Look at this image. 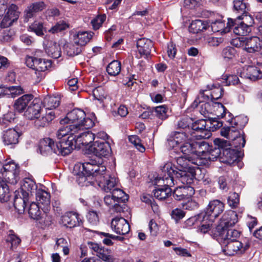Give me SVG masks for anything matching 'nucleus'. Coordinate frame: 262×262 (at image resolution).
<instances>
[{"label":"nucleus","mask_w":262,"mask_h":262,"mask_svg":"<svg viewBox=\"0 0 262 262\" xmlns=\"http://www.w3.org/2000/svg\"><path fill=\"white\" fill-rule=\"evenodd\" d=\"M233 10L239 15L247 14L249 11V5L244 0H233Z\"/></svg>","instance_id":"72a5a7b5"},{"label":"nucleus","mask_w":262,"mask_h":262,"mask_svg":"<svg viewBox=\"0 0 262 262\" xmlns=\"http://www.w3.org/2000/svg\"><path fill=\"white\" fill-rule=\"evenodd\" d=\"M45 49L47 54L53 58L57 59L61 56V51L59 45L52 40L46 42Z\"/></svg>","instance_id":"cd10ccee"},{"label":"nucleus","mask_w":262,"mask_h":262,"mask_svg":"<svg viewBox=\"0 0 262 262\" xmlns=\"http://www.w3.org/2000/svg\"><path fill=\"white\" fill-rule=\"evenodd\" d=\"M206 221V216L203 213H200L197 215L192 216L185 221V225L187 227H191L194 224L199 225L201 222Z\"/></svg>","instance_id":"8fccbe9b"},{"label":"nucleus","mask_w":262,"mask_h":262,"mask_svg":"<svg viewBox=\"0 0 262 262\" xmlns=\"http://www.w3.org/2000/svg\"><path fill=\"white\" fill-rule=\"evenodd\" d=\"M236 18L238 20H242L241 22L249 28H251L254 24H256L255 19H254L251 15L249 14V12L247 14L239 15Z\"/></svg>","instance_id":"5fc2aeb1"},{"label":"nucleus","mask_w":262,"mask_h":262,"mask_svg":"<svg viewBox=\"0 0 262 262\" xmlns=\"http://www.w3.org/2000/svg\"><path fill=\"white\" fill-rule=\"evenodd\" d=\"M41 110V102L38 99H35L29 104L24 115L28 119L33 120L40 116Z\"/></svg>","instance_id":"a211bd4d"},{"label":"nucleus","mask_w":262,"mask_h":262,"mask_svg":"<svg viewBox=\"0 0 262 262\" xmlns=\"http://www.w3.org/2000/svg\"><path fill=\"white\" fill-rule=\"evenodd\" d=\"M3 176L5 177L8 183L12 184H15L17 183L19 179V170H16L13 172H7L2 173Z\"/></svg>","instance_id":"3c124183"},{"label":"nucleus","mask_w":262,"mask_h":262,"mask_svg":"<svg viewBox=\"0 0 262 262\" xmlns=\"http://www.w3.org/2000/svg\"><path fill=\"white\" fill-rule=\"evenodd\" d=\"M29 28L38 36H42L44 34L43 23L41 22L35 21L29 27Z\"/></svg>","instance_id":"e2e57ef3"},{"label":"nucleus","mask_w":262,"mask_h":262,"mask_svg":"<svg viewBox=\"0 0 262 262\" xmlns=\"http://www.w3.org/2000/svg\"><path fill=\"white\" fill-rule=\"evenodd\" d=\"M129 141L134 145L135 147L140 152H143L145 150V148L141 143V140L140 138L136 135H132L128 137Z\"/></svg>","instance_id":"6e6d98bb"},{"label":"nucleus","mask_w":262,"mask_h":262,"mask_svg":"<svg viewBox=\"0 0 262 262\" xmlns=\"http://www.w3.org/2000/svg\"><path fill=\"white\" fill-rule=\"evenodd\" d=\"M261 48L260 41L258 37L253 36L245 38V50L249 53H255Z\"/></svg>","instance_id":"a878e982"},{"label":"nucleus","mask_w":262,"mask_h":262,"mask_svg":"<svg viewBox=\"0 0 262 262\" xmlns=\"http://www.w3.org/2000/svg\"><path fill=\"white\" fill-rule=\"evenodd\" d=\"M69 27V25L66 22L63 20H60L57 23L55 26H53L49 30V32L52 33H56L66 30Z\"/></svg>","instance_id":"bf43d9fd"},{"label":"nucleus","mask_w":262,"mask_h":262,"mask_svg":"<svg viewBox=\"0 0 262 262\" xmlns=\"http://www.w3.org/2000/svg\"><path fill=\"white\" fill-rule=\"evenodd\" d=\"M76 136L75 143L78 145H82L86 147L92 145L91 143L94 141L95 138V134H93L90 131H86L79 134L78 135H74Z\"/></svg>","instance_id":"b1692460"},{"label":"nucleus","mask_w":262,"mask_h":262,"mask_svg":"<svg viewBox=\"0 0 262 262\" xmlns=\"http://www.w3.org/2000/svg\"><path fill=\"white\" fill-rule=\"evenodd\" d=\"M155 110L156 116L161 120H164L167 118V108L165 105L157 106L155 108Z\"/></svg>","instance_id":"680f3d73"},{"label":"nucleus","mask_w":262,"mask_h":262,"mask_svg":"<svg viewBox=\"0 0 262 262\" xmlns=\"http://www.w3.org/2000/svg\"><path fill=\"white\" fill-rule=\"evenodd\" d=\"M17 6L15 5L12 4L8 9L6 14L7 16L12 20V21L16 20L19 16V12L17 11Z\"/></svg>","instance_id":"13d9d810"},{"label":"nucleus","mask_w":262,"mask_h":262,"mask_svg":"<svg viewBox=\"0 0 262 262\" xmlns=\"http://www.w3.org/2000/svg\"><path fill=\"white\" fill-rule=\"evenodd\" d=\"M207 122L205 120L202 119L195 121L191 125V130L190 135L192 138L195 139H206L211 136V133L209 131Z\"/></svg>","instance_id":"423d86ee"},{"label":"nucleus","mask_w":262,"mask_h":262,"mask_svg":"<svg viewBox=\"0 0 262 262\" xmlns=\"http://www.w3.org/2000/svg\"><path fill=\"white\" fill-rule=\"evenodd\" d=\"M85 112L78 108L68 113L67 116L60 120L61 124H70L77 131L89 129L93 126L94 122L92 119L86 117Z\"/></svg>","instance_id":"7ed1b4c3"},{"label":"nucleus","mask_w":262,"mask_h":262,"mask_svg":"<svg viewBox=\"0 0 262 262\" xmlns=\"http://www.w3.org/2000/svg\"><path fill=\"white\" fill-rule=\"evenodd\" d=\"M89 149L99 157H105L108 156L111 152V148L108 142L99 140L95 141L90 145Z\"/></svg>","instance_id":"f8f14e48"},{"label":"nucleus","mask_w":262,"mask_h":262,"mask_svg":"<svg viewBox=\"0 0 262 262\" xmlns=\"http://www.w3.org/2000/svg\"><path fill=\"white\" fill-rule=\"evenodd\" d=\"M56 133V137L58 140H61L67 138L69 136L75 135L74 134L78 132L74 129L70 124H64Z\"/></svg>","instance_id":"2f4dec72"},{"label":"nucleus","mask_w":262,"mask_h":262,"mask_svg":"<svg viewBox=\"0 0 262 262\" xmlns=\"http://www.w3.org/2000/svg\"><path fill=\"white\" fill-rule=\"evenodd\" d=\"M65 50L67 55L69 56H74L80 54L82 52L81 47L73 43H68L65 46Z\"/></svg>","instance_id":"a18cd8bd"},{"label":"nucleus","mask_w":262,"mask_h":262,"mask_svg":"<svg viewBox=\"0 0 262 262\" xmlns=\"http://www.w3.org/2000/svg\"><path fill=\"white\" fill-rule=\"evenodd\" d=\"M195 193L193 187L190 185L179 186L173 192V196L177 201L187 199L192 196Z\"/></svg>","instance_id":"f3484780"},{"label":"nucleus","mask_w":262,"mask_h":262,"mask_svg":"<svg viewBox=\"0 0 262 262\" xmlns=\"http://www.w3.org/2000/svg\"><path fill=\"white\" fill-rule=\"evenodd\" d=\"M161 172L166 174L167 178L172 180L174 185L182 183L188 186L193 182L195 178V172L193 169L177 171L172 167L171 162H167L161 166Z\"/></svg>","instance_id":"f03ea898"},{"label":"nucleus","mask_w":262,"mask_h":262,"mask_svg":"<svg viewBox=\"0 0 262 262\" xmlns=\"http://www.w3.org/2000/svg\"><path fill=\"white\" fill-rule=\"evenodd\" d=\"M225 204L219 200L210 201L203 213L206 216V220L213 222L224 211Z\"/></svg>","instance_id":"0eeeda50"},{"label":"nucleus","mask_w":262,"mask_h":262,"mask_svg":"<svg viewBox=\"0 0 262 262\" xmlns=\"http://www.w3.org/2000/svg\"><path fill=\"white\" fill-rule=\"evenodd\" d=\"M12 36L13 32L10 30H3L0 33V41L3 42L10 41L12 39Z\"/></svg>","instance_id":"338daca9"},{"label":"nucleus","mask_w":262,"mask_h":262,"mask_svg":"<svg viewBox=\"0 0 262 262\" xmlns=\"http://www.w3.org/2000/svg\"><path fill=\"white\" fill-rule=\"evenodd\" d=\"M98 185L104 191L110 192L116 185V179L105 172H101L95 180Z\"/></svg>","instance_id":"9b49d317"},{"label":"nucleus","mask_w":262,"mask_h":262,"mask_svg":"<svg viewBox=\"0 0 262 262\" xmlns=\"http://www.w3.org/2000/svg\"><path fill=\"white\" fill-rule=\"evenodd\" d=\"M235 50L232 47H227L224 48L222 52V55L225 59H232L235 55Z\"/></svg>","instance_id":"774afa93"},{"label":"nucleus","mask_w":262,"mask_h":262,"mask_svg":"<svg viewBox=\"0 0 262 262\" xmlns=\"http://www.w3.org/2000/svg\"><path fill=\"white\" fill-rule=\"evenodd\" d=\"M137 47L141 56H145L147 57L150 55L151 51L154 44L150 39L142 38L137 41Z\"/></svg>","instance_id":"412c9836"},{"label":"nucleus","mask_w":262,"mask_h":262,"mask_svg":"<svg viewBox=\"0 0 262 262\" xmlns=\"http://www.w3.org/2000/svg\"><path fill=\"white\" fill-rule=\"evenodd\" d=\"M51 65L52 61L51 60L40 58L38 67L37 78L41 79L43 76L42 72L47 70L49 68L51 67Z\"/></svg>","instance_id":"37998d69"},{"label":"nucleus","mask_w":262,"mask_h":262,"mask_svg":"<svg viewBox=\"0 0 262 262\" xmlns=\"http://www.w3.org/2000/svg\"><path fill=\"white\" fill-rule=\"evenodd\" d=\"M161 177H158L155 179L154 184L156 185V189L153 191L155 198L163 200L168 198L171 194V187L174 185L172 180L167 178L166 174L161 173Z\"/></svg>","instance_id":"20e7f679"},{"label":"nucleus","mask_w":262,"mask_h":262,"mask_svg":"<svg viewBox=\"0 0 262 262\" xmlns=\"http://www.w3.org/2000/svg\"><path fill=\"white\" fill-rule=\"evenodd\" d=\"M238 222L237 214L236 212L230 210L226 212L223 215L220 224L216 227L215 232L212 235H222L224 233H229L237 231L231 228Z\"/></svg>","instance_id":"39448f33"},{"label":"nucleus","mask_w":262,"mask_h":262,"mask_svg":"<svg viewBox=\"0 0 262 262\" xmlns=\"http://www.w3.org/2000/svg\"><path fill=\"white\" fill-rule=\"evenodd\" d=\"M39 149L42 155L56 154V143L50 138H44L40 141Z\"/></svg>","instance_id":"5701e85b"},{"label":"nucleus","mask_w":262,"mask_h":262,"mask_svg":"<svg viewBox=\"0 0 262 262\" xmlns=\"http://www.w3.org/2000/svg\"><path fill=\"white\" fill-rule=\"evenodd\" d=\"M40 58H37L34 56H27L26 57L25 62L27 66L35 71V73L37 75L38 67Z\"/></svg>","instance_id":"49530a36"},{"label":"nucleus","mask_w":262,"mask_h":262,"mask_svg":"<svg viewBox=\"0 0 262 262\" xmlns=\"http://www.w3.org/2000/svg\"><path fill=\"white\" fill-rule=\"evenodd\" d=\"M190 158L191 157L190 156H180L176 158L177 165L174 167L172 166V167L177 171L189 170L191 168L189 165V163L191 162Z\"/></svg>","instance_id":"f704fd0d"},{"label":"nucleus","mask_w":262,"mask_h":262,"mask_svg":"<svg viewBox=\"0 0 262 262\" xmlns=\"http://www.w3.org/2000/svg\"><path fill=\"white\" fill-rule=\"evenodd\" d=\"M19 135L14 128H9L4 132L3 142L6 145H13L18 143Z\"/></svg>","instance_id":"393cba45"},{"label":"nucleus","mask_w":262,"mask_h":262,"mask_svg":"<svg viewBox=\"0 0 262 262\" xmlns=\"http://www.w3.org/2000/svg\"><path fill=\"white\" fill-rule=\"evenodd\" d=\"M106 19L105 14L98 15L92 20L91 24L94 30L98 29Z\"/></svg>","instance_id":"69168bd1"},{"label":"nucleus","mask_w":262,"mask_h":262,"mask_svg":"<svg viewBox=\"0 0 262 262\" xmlns=\"http://www.w3.org/2000/svg\"><path fill=\"white\" fill-rule=\"evenodd\" d=\"M227 203L231 208L237 207L239 203V196L235 192H230L227 198Z\"/></svg>","instance_id":"4d7b16f0"},{"label":"nucleus","mask_w":262,"mask_h":262,"mask_svg":"<svg viewBox=\"0 0 262 262\" xmlns=\"http://www.w3.org/2000/svg\"><path fill=\"white\" fill-rule=\"evenodd\" d=\"M236 19L234 18H228L227 26L225 27V24L222 20H216L211 22L210 27L212 31L214 32H221V33H227L230 31L232 26L236 25Z\"/></svg>","instance_id":"dca6fc26"},{"label":"nucleus","mask_w":262,"mask_h":262,"mask_svg":"<svg viewBox=\"0 0 262 262\" xmlns=\"http://www.w3.org/2000/svg\"><path fill=\"white\" fill-rule=\"evenodd\" d=\"M207 25L202 20L196 19L192 21L190 24L189 30V31L194 34H197L206 30Z\"/></svg>","instance_id":"4c0bfd02"},{"label":"nucleus","mask_w":262,"mask_h":262,"mask_svg":"<svg viewBox=\"0 0 262 262\" xmlns=\"http://www.w3.org/2000/svg\"><path fill=\"white\" fill-rule=\"evenodd\" d=\"M14 114L10 112L3 116L0 118V125L2 127H6L14 119Z\"/></svg>","instance_id":"052dcab7"},{"label":"nucleus","mask_w":262,"mask_h":262,"mask_svg":"<svg viewBox=\"0 0 262 262\" xmlns=\"http://www.w3.org/2000/svg\"><path fill=\"white\" fill-rule=\"evenodd\" d=\"M38 204L35 202H32L30 204L28 210L30 216L36 220H38L41 217V212L40 210L41 207H39Z\"/></svg>","instance_id":"a19ab883"},{"label":"nucleus","mask_w":262,"mask_h":262,"mask_svg":"<svg viewBox=\"0 0 262 262\" xmlns=\"http://www.w3.org/2000/svg\"><path fill=\"white\" fill-rule=\"evenodd\" d=\"M92 178L91 176H86V174H83L80 172L77 175L76 181L81 186H88L90 185H94V181H92Z\"/></svg>","instance_id":"de8ad7c7"},{"label":"nucleus","mask_w":262,"mask_h":262,"mask_svg":"<svg viewBox=\"0 0 262 262\" xmlns=\"http://www.w3.org/2000/svg\"><path fill=\"white\" fill-rule=\"evenodd\" d=\"M239 231H233L229 233H224L222 235H212L221 245L223 251L225 254L232 256L236 254H242L248 249L249 244L243 245L237 239L241 236Z\"/></svg>","instance_id":"f257e3e1"},{"label":"nucleus","mask_w":262,"mask_h":262,"mask_svg":"<svg viewBox=\"0 0 262 262\" xmlns=\"http://www.w3.org/2000/svg\"><path fill=\"white\" fill-rule=\"evenodd\" d=\"M111 253L112 251L110 249L101 247L96 255L104 261L114 262L115 258L111 255Z\"/></svg>","instance_id":"c03bdc74"},{"label":"nucleus","mask_w":262,"mask_h":262,"mask_svg":"<svg viewBox=\"0 0 262 262\" xmlns=\"http://www.w3.org/2000/svg\"><path fill=\"white\" fill-rule=\"evenodd\" d=\"M194 155L200 158H207L210 146L204 141L193 142Z\"/></svg>","instance_id":"bb28decb"},{"label":"nucleus","mask_w":262,"mask_h":262,"mask_svg":"<svg viewBox=\"0 0 262 262\" xmlns=\"http://www.w3.org/2000/svg\"><path fill=\"white\" fill-rule=\"evenodd\" d=\"M17 194H15V198L14 200V206L17 211L21 213L24 212L27 204L28 202L29 198L26 196H23L19 194V192H17Z\"/></svg>","instance_id":"473e14b6"},{"label":"nucleus","mask_w":262,"mask_h":262,"mask_svg":"<svg viewBox=\"0 0 262 262\" xmlns=\"http://www.w3.org/2000/svg\"><path fill=\"white\" fill-rule=\"evenodd\" d=\"M37 186L35 182L30 178H25L21 186L20 194L23 196H26L30 198L37 191Z\"/></svg>","instance_id":"4be33fe9"},{"label":"nucleus","mask_w":262,"mask_h":262,"mask_svg":"<svg viewBox=\"0 0 262 262\" xmlns=\"http://www.w3.org/2000/svg\"><path fill=\"white\" fill-rule=\"evenodd\" d=\"M79 169L82 173L92 178L95 177V180L98 178V175L101 172H105L106 170L105 167L95 164L93 161L85 162L81 164L79 166Z\"/></svg>","instance_id":"1a4fd4ad"},{"label":"nucleus","mask_w":262,"mask_h":262,"mask_svg":"<svg viewBox=\"0 0 262 262\" xmlns=\"http://www.w3.org/2000/svg\"><path fill=\"white\" fill-rule=\"evenodd\" d=\"M92 36L91 32L79 31L74 36L73 42L82 48L90 41Z\"/></svg>","instance_id":"7c9ffc66"},{"label":"nucleus","mask_w":262,"mask_h":262,"mask_svg":"<svg viewBox=\"0 0 262 262\" xmlns=\"http://www.w3.org/2000/svg\"><path fill=\"white\" fill-rule=\"evenodd\" d=\"M221 134L227 138L232 139L233 141V144L235 146L239 147H244L246 140L243 136H241L240 134L233 126L224 127L221 129Z\"/></svg>","instance_id":"9d476101"},{"label":"nucleus","mask_w":262,"mask_h":262,"mask_svg":"<svg viewBox=\"0 0 262 262\" xmlns=\"http://www.w3.org/2000/svg\"><path fill=\"white\" fill-rule=\"evenodd\" d=\"M23 93V89L20 86L5 87L0 86V97L5 95H11L12 97H15L16 95Z\"/></svg>","instance_id":"c9c22d12"},{"label":"nucleus","mask_w":262,"mask_h":262,"mask_svg":"<svg viewBox=\"0 0 262 262\" xmlns=\"http://www.w3.org/2000/svg\"><path fill=\"white\" fill-rule=\"evenodd\" d=\"M171 138L172 140L176 141L178 144H183L187 139H188V135L185 132H173L171 133Z\"/></svg>","instance_id":"864d4df0"},{"label":"nucleus","mask_w":262,"mask_h":262,"mask_svg":"<svg viewBox=\"0 0 262 262\" xmlns=\"http://www.w3.org/2000/svg\"><path fill=\"white\" fill-rule=\"evenodd\" d=\"M193 147V142H184L180 145V149L181 152L186 155V157H188L190 155H194Z\"/></svg>","instance_id":"603ef678"},{"label":"nucleus","mask_w":262,"mask_h":262,"mask_svg":"<svg viewBox=\"0 0 262 262\" xmlns=\"http://www.w3.org/2000/svg\"><path fill=\"white\" fill-rule=\"evenodd\" d=\"M33 96L31 94L24 95L15 101L14 104V109L19 113L24 111L26 106L29 105Z\"/></svg>","instance_id":"c756f323"},{"label":"nucleus","mask_w":262,"mask_h":262,"mask_svg":"<svg viewBox=\"0 0 262 262\" xmlns=\"http://www.w3.org/2000/svg\"><path fill=\"white\" fill-rule=\"evenodd\" d=\"M237 73L241 77L249 79L252 80L262 78V71L258 68L254 66L244 67L242 69H238Z\"/></svg>","instance_id":"ddd939ff"},{"label":"nucleus","mask_w":262,"mask_h":262,"mask_svg":"<svg viewBox=\"0 0 262 262\" xmlns=\"http://www.w3.org/2000/svg\"><path fill=\"white\" fill-rule=\"evenodd\" d=\"M43 104L46 109L51 110L59 106L60 98L56 96H47L43 99Z\"/></svg>","instance_id":"58836bf2"},{"label":"nucleus","mask_w":262,"mask_h":262,"mask_svg":"<svg viewBox=\"0 0 262 262\" xmlns=\"http://www.w3.org/2000/svg\"><path fill=\"white\" fill-rule=\"evenodd\" d=\"M36 199L38 204L43 206L45 212L48 210L50 204V194L47 191L38 189L35 194Z\"/></svg>","instance_id":"c85d7f7f"},{"label":"nucleus","mask_w":262,"mask_h":262,"mask_svg":"<svg viewBox=\"0 0 262 262\" xmlns=\"http://www.w3.org/2000/svg\"><path fill=\"white\" fill-rule=\"evenodd\" d=\"M111 228L115 233L120 235H125L130 230L128 222L122 217H116L112 219Z\"/></svg>","instance_id":"4468645a"},{"label":"nucleus","mask_w":262,"mask_h":262,"mask_svg":"<svg viewBox=\"0 0 262 262\" xmlns=\"http://www.w3.org/2000/svg\"><path fill=\"white\" fill-rule=\"evenodd\" d=\"M46 7V4L42 1L32 3L24 11V21H28L29 19L33 17L35 13L42 11Z\"/></svg>","instance_id":"aec40b11"},{"label":"nucleus","mask_w":262,"mask_h":262,"mask_svg":"<svg viewBox=\"0 0 262 262\" xmlns=\"http://www.w3.org/2000/svg\"><path fill=\"white\" fill-rule=\"evenodd\" d=\"M106 71L111 76L118 75L121 71V63L118 60H113L107 66Z\"/></svg>","instance_id":"79ce46f5"},{"label":"nucleus","mask_w":262,"mask_h":262,"mask_svg":"<svg viewBox=\"0 0 262 262\" xmlns=\"http://www.w3.org/2000/svg\"><path fill=\"white\" fill-rule=\"evenodd\" d=\"M75 138L76 136L71 135L56 141V154L65 156L70 154L75 147Z\"/></svg>","instance_id":"6e6552de"},{"label":"nucleus","mask_w":262,"mask_h":262,"mask_svg":"<svg viewBox=\"0 0 262 262\" xmlns=\"http://www.w3.org/2000/svg\"><path fill=\"white\" fill-rule=\"evenodd\" d=\"M110 193L112 195V197H114L118 203L125 202V201L128 200V196L125 195L124 192L120 189L115 187L110 192Z\"/></svg>","instance_id":"09e8293b"},{"label":"nucleus","mask_w":262,"mask_h":262,"mask_svg":"<svg viewBox=\"0 0 262 262\" xmlns=\"http://www.w3.org/2000/svg\"><path fill=\"white\" fill-rule=\"evenodd\" d=\"M93 94L95 99L100 101H102L106 97L103 89L100 86L94 89L93 91Z\"/></svg>","instance_id":"0e129e2a"},{"label":"nucleus","mask_w":262,"mask_h":262,"mask_svg":"<svg viewBox=\"0 0 262 262\" xmlns=\"http://www.w3.org/2000/svg\"><path fill=\"white\" fill-rule=\"evenodd\" d=\"M241 152L236 149L227 148L223 150L221 161L229 165H234L240 162Z\"/></svg>","instance_id":"2eb2a0df"},{"label":"nucleus","mask_w":262,"mask_h":262,"mask_svg":"<svg viewBox=\"0 0 262 262\" xmlns=\"http://www.w3.org/2000/svg\"><path fill=\"white\" fill-rule=\"evenodd\" d=\"M234 19H236V25L234 26H232L231 29H233V31L235 34L239 36H246L251 31V28L247 27L243 23L239 22V20L236 18Z\"/></svg>","instance_id":"e433bc0d"},{"label":"nucleus","mask_w":262,"mask_h":262,"mask_svg":"<svg viewBox=\"0 0 262 262\" xmlns=\"http://www.w3.org/2000/svg\"><path fill=\"white\" fill-rule=\"evenodd\" d=\"M61 223L64 226L71 228L79 226L81 223V220L78 213L70 212L66 213L62 216Z\"/></svg>","instance_id":"6ab92c4d"},{"label":"nucleus","mask_w":262,"mask_h":262,"mask_svg":"<svg viewBox=\"0 0 262 262\" xmlns=\"http://www.w3.org/2000/svg\"><path fill=\"white\" fill-rule=\"evenodd\" d=\"M9 197V189L7 182L3 178L0 177V201L1 202H7Z\"/></svg>","instance_id":"ea45409f"}]
</instances>
